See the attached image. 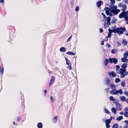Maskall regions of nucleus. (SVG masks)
Listing matches in <instances>:
<instances>
[{"label": "nucleus", "instance_id": "61", "mask_svg": "<svg viewBox=\"0 0 128 128\" xmlns=\"http://www.w3.org/2000/svg\"><path fill=\"white\" fill-rule=\"evenodd\" d=\"M101 44L102 45H103L104 44V41H102L101 42Z\"/></svg>", "mask_w": 128, "mask_h": 128}, {"label": "nucleus", "instance_id": "59", "mask_svg": "<svg viewBox=\"0 0 128 128\" xmlns=\"http://www.w3.org/2000/svg\"><path fill=\"white\" fill-rule=\"evenodd\" d=\"M109 88H106L105 89V91H106V92L107 93H108V90Z\"/></svg>", "mask_w": 128, "mask_h": 128}, {"label": "nucleus", "instance_id": "4", "mask_svg": "<svg viewBox=\"0 0 128 128\" xmlns=\"http://www.w3.org/2000/svg\"><path fill=\"white\" fill-rule=\"evenodd\" d=\"M126 68H120V73L121 74L122 78H124L125 76H127L128 74V72L126 71Z\"/></svg>", "mask_w": 128, "mask_h": 128}, {"label": "nucleus", "instance_id": "60", "mask_svg": "<svg viewBox=\"0 0 128 128\" xmlns=\"http://www.w3.org/2000/svg\"><path fill=\"white\" fill-rule=\"evenodd\" d=\"M124 122L125 123H126L128 125V120H125Z\"/></svg>", "mask_w": 128, "mask_h": 128}, {"label": "nucleus", "instance_id": "11", "mask_svg": "<svg viewBox=\"0 0 128 128\" xmlns=\"http://www.w3.org/2000/svg\"><path fill=\"white\" fill-rule=\"evenodd\" d=\"M55 79V77L54 76H52V77L51 79L50 80V82L49 85V86H50L54 82Z\"/></svg>", "mask_w": 128, "mask_h": 128}, {"label": "nucleus", "instance_id": "42", "mask_svg": "<svg viewBox=\"0 0 128 128\" xmlns=\"http://www.w3.org/2000/svg\"><path fill=\"white\" fill-rule=\"evenodd\" d=\"M74 2L73 0H72L71 2V6L72 7L74 6Z\"/></svg>", "mask_w": 128, "mask_h": 128}, {"label": "nucleus", "instance_id": "46", "mask_svg": "<svg viewBox=\"0 0 128 128\" xmlns=\"http://www.w3.org/2000/svg\"><path fill=\"white\" fill-rule=\"evenodd\" d=\"M112 4H114L115 2V0H110Z\"/></svg>", "mask_w": 128, "mask_h": 128}, {"label": "nucleus", "instance_id": "47", "mask_svg": "<svg viewBox=\"0 0 128 128\" xmlns=\"http://www.w3.org/2000/svg\"><path fill=\"white\" fill-rule=\"evenodd\" d=\"M117 6H114V7H113V9L112 10H116V9H117Z\"/></svg>", "mask_w": 128, "mask_h": 128}, {"label": "nucleus", "instance_id": "9", "mask_svg": "<svg viewBox=\"0 0 128 128\" xmlns=\"http://www.w3.org/2000/svg\"><path fill=\"white\" fill-rule=\"evenodd\" d=\"M105 84L108 86H109L110 82V80L108 78H104Z\"/></svg>", "mask_w": 128, "mask_h": 128}, {"label": "nucleus", "instance_id": "37", "mask_svg": "<svg viewBox=\"0 0 128 128\" xmlns=\"http://www.w3.org/2000/svg\"><path fill=\"white\" fill-rule=\"evenodd\" d=\"M116 70V72L117 74H120V78H121V74L120 73V72H120V71H121L120 68V71H119L118 70Z\"/></svg>", "mask_w": 128, "mask_h": 128}, {"label": "nucleus", "instance_id": "48", "mask_svg": "<svg viewBox=\"0 0 128 128\" xmlns=\"http://www.w3.org/2000/svg\"><path fill=\"white\" fill-rule=\"evenodd\" d=\"M116 70H118L120 68V66H118V65H117L116 66Z\"/></svg>", "mask_w": 128, "mask_h": 128}, {"label": "nucleus", "instance_id": "15", "mask_svg": "<svg viewBox=\"0 0 128 128\" xmlns=\"http://www.w3.org/2000/svg\"><path fill=\"white\" fill-rule=\"evenodd\" d=\"M103 2L102 1H98L96 3L97 6L98 8H99L101 6V3L103 4Z\"/></svg>", "mask_w": 128, "mask_h": 128}, {"label": "nucleus", "instance_id": "2", "mask_svg": "<svg viewBox=\"0 0 128 128\" xmlns=\"http://www.w3.org/2000/svg\"><path fill=\"white\" fill-rule=\"evenodd\" d=\"M128 11L122 12L119 15V17L120 18H122L124 17L125 20L127 22L128 20Z\"/></svg>", "mask_w": 128, "mask_h": 128}, {"label": "nucleus", "instance_id": "35", "mask_svg": "<svg viewBox=\"0 0 128 128\" xmlns=\"http://www.w3.org/2000/svg\"><path fill=\"white\" fill-rule=\"evenodd\" d=\"M105 122L106 124H110L111 123V121L110 120L108 119L106 120Z\"/></svg>", "mask_w": 128, "mask_h": 128}, {"label": "nucleus", "instance_id": "18", "mask_svg": "<svg viewBox=\"0 0 128 128\" xmlns=\"http://www.w3.org/2000/svg\"><path fill=\"white\" fill-rule=\"evenodd\" d=\"M109 60L108 59H105L104 62V65L106 66L107 64L109 63Z\"/></svg>", "mask_w": 128, "mask_h": 128}, {"label": "nucleus", "instance_id": "6", "mask_svg": "<svg viewBox=\"0 0 128 128\" xmlns=\"http://www.w3.org/2000/svg\"><path fill=\"white\" fill-rule=\"evenodd\" d=\"M109 60L110 63L113 62L115 64H117L118 62V59L115 58H109Z\"/></svg>", "mask_w": 128, "mask_h": 128}, {"label": "nucleus", "instance_id": "62", "mask_svg": "<svg viewBox=\"0 0 128 128\" xmlns=\"http://www.w3.org/2000/svg\"><path fill=\"white\" fill-rule=\"evenodd\" d=\"M4 0H0V3H3L4 2Z\"/></svg>", "mask_w": 128, "mask_h": 128}, {"label": "nucleus", "instance_id": "41", "mask_svg": "<svg viewBox=\"0 0 128 128\" xmlns=\"http://www.w3.org/2000/svg\"><path fill=\"white\" fill-rule=\"evenodd\" d=\"M128 56V52H126L125 53L124 55V57H127V56Z\"/></svg>", "mask_w": 128, "mask_h": 128}, {"label": "nucleus", "instance_id": "16", "mask_svg": "<svg viewBox=\"0 0 128 128\" xmlns=\"http://www.w3.org/2000/svg\"><path fill=\"white\" fill-rule=\"evenodd\" d=\"M109 31V33L111 34L112 33V32H113L114 33H116V28L112 30L110 28H109L108 30Z\"/></svg>", "mask_w": 128, "mask_h": 128}, {"label": "nucleus", "instance_id": "1", "mask_svg": "<svg viewBox=\"0 0 128 128\" xmlns=\"http://www.w3.org/2000/svg\"><path fill=\"white\" fill-rule=\"evenodd\" d=\"M102 14L104 16V20L103 21H104V28L108 27V26L110 25V17H106L105 14L103 13H102Z\"/></svg>", "mask_w": 128, "mask_h": 128}, {"label": "nucleus", "instance_id": "39", "mask_svg": "<svg viewBox=\"0 0 128 128\" xmlns=\"http://www.w3.org/2000/svg\"><path fill=\"white\" fill-rule=\"evenodd\" d=\"M110 99L111 101H114L115 100V99L114 98L113 96H112L110 97Z\"/></svg>", "mask_w": 128, "mask_h": 128}, {"label": "nucleus", "instance_id": "57", "mask_svg": "<svg viewBox=\"0 0 128 128\" xmlns=\"http://www.w3.org/2000/svg\"><path fill=\"white\" fill-rule=\"evenodd\" d=\"M116 20H112V23H115V22H116Z\"/></svg>", "mask_w": 128, "mask_h": 128}, {"label": "nucleus", "instance_id": "20", "mask_svg": "<svg viewBox=\"0 0 128 128\" xmlns=\"http://www.w3.org/2000/svg\"><path fill=\"white\" fill-rule=\"evenodd\" d=\"M122 7L123 8V9L122 10V12H125V10H126L127 8L126 5V4H124L122 5Z\"/></svg>", "mask_w": 128, "mask_h": 128}, {"label": "nucleus", "instance_id": "10", "mask_svg": "<svg viewBox=\"0 0 128 128\" xmlns=\"http://www.w3.org/2000/svg\"><path fill=\"white\" fill-rule=\"evenodd\" d=\"M120 10L119 9H116V10H112V12L115 15L117 14L118 13L120 12Z\"/></svg>", "mask_w": 128, "mask_h": 128}, {"label": "nucleus", "instance_id": "40", "mask_svg": "<svg viewBox=\"0 0 128 128\" xmlns=\"http://www.w3.org/2000/svg\"><path fill=\"white\" fill-rule=\"evenodd\" d=\"M104 111L105 113L107 114H108L110 113V112L108 111V110L106 108H104Z\"/></svg>", "mask_w": 128, "mask_h": 128}, {"label": "nucleus", "instance_id": "63", "mask_svg": "<svg viewBox=\"0 0 128 128\" xmlns=\"http://www.w3.org/2000/svg\"><path fill=\"white\" fill-rule=\"evenodd\" d=\"M122 6V4H121V3H120L119 4H118V6H119L120 7H121Z\"/></svg>", "mask_w": 128, "mask_h": 128}, {"label": "nucleus", "instance_id": "8", "mask_svg": "<svg viewBox=\"0 0 128 128\" xmlns=\"http://www.w3.org/2000/svg\"><path fill=\"white\" fill-rule=\"evenodd\" d=\"M116 109L118 111L122 110V106L118 102H116Z\"/></svg>", "mask_w": 128, "mask_h": 128}, {"label": "nucleus", "instance_id": "19", "mask_svg": "<svg viewBox=\"0 0 128 128\" xmlns=\"http://www.w3.org/2000/svg\"><path fill=\"white\" fill-rule=\"evenodd\" d=\"M127 63H124L121 66L122 68H126L127 67Z\"/></svg>", "mask_w": 128, "mask_h": 128}, {"label": "nucleus", "instance_id": "24", "mask_svg": "<svg viewBox=\"0 0 128 128\" xmlns=\"http://www.w3.org/2000/svg\"><path fill=\"white\" fill-rule=\"evenodd\" d=\"M116 92H117V94H118V93H120V95H122L123 92L122 90L121 89H120L119 90H116Z\"/></svg>", "mask_w": 128, "mask_h": 128}, {"label": "nucleus", "instance_id": "28", "mask_svg": "<svg viewBox=\"0 0 128 128\" xmlns=\"http://www.w3.org/2000/svg\"><path fill=\"white\" fill-rule=\"evenodd\" d=\"M118 124H117L115 123L113 125L112 128H118Z\"/></svg>", "mask_w": 128, "mask_h": 128}, {"label": "nucleus", "instance_id": "31", "mask_svg": "<svg viewBox=\"0 0 128 128\" xmlns=\"http://www.w3.org/2000/svg\"><path fill=\"white\" fill-rule=\"evenodd\" d=\"M122 44L124 46L126 45L127 44V42L125 40H123L122 42Z\"/></svg>", "mask_w": 128, "mask_h": 128}, {"label": "nucleus", "instance_id": "44", "mask_svg": "<svg viewBox=\"0 0 128 128\" xmlns=\"http://www.w3.org/2000/svg\"><path fill=\"white\" fill-rule=\"evenodd\" d=\"M109 124H106V128H109L110 127V126Z\"/></svg>", "mask_w": 128, "mask_h": 128}, {"label": "nucleus", "instance_id": "25", "mask_svg": "<svg viewBox=\"0 0 128 128\" xmlns=\"http://www.w3.org/2000/svg\"><path fill=\"white\" fill-rule=\"evenodd\" d=\"M37 126L38 128H42V124L40 122H39L37 125Z\"/></svg>", "mask_w": 128, "mask_h": 128}, {"label": "nucleus", "instance_id": "55", "mask_svg": "<svg viewBox=\"0 0 128 128\" xmlns=\"http://www.w3.org/2000/svg\"><path fill=\"white\" fill-rule=\"evenodd\" d=\"M116 44L118 46H120L121 45V44L120 42H116Z\"/></svg>", "mask_w": 128, "mask_h": 128}, {"label": "nucleus", "instance_id": "13", "mask_svg": "<svg viewBox=\"0 0 128 128\" xmlns=\"http://www.w3.org/2000/svg\"><path fill=\"white\" fill-rule=\"evenodd\" d=\"M110 76H111L113 77H115L116 76V73L114 71H112L109 74Z\"/></svg>", "mask_w": 128, "mask_h": 128}, {"label": "nucleus", "instance_id": "36", "mask_svg": "<svg viewBox=\"0 0 128 128\" xmlns=\"http://www.w3.org/2000/svg\"><path fill=\"white\" fill-rule=\"evenodd\" d=\"M124 115L126 117H128V112L126 111L124 114Z\"/></svg>", "mask_w": 128, "mask_h": 128}, {"label": "nucleus", "instance_id": "29", "mask_svg": "<svg viewBox=\"0 0 128 128\" xmlns=\"http://www.w3.org/2000/svg\"><path fill=\"white\" fill-rule=\"evenodd\" d=\"M4 73V68L3 67L0 66V73L2 75Z\"/></svg>", "mask_w": 128, "mask_h": 128}, {"label": "nucleus", "instance_id": "53", "mask_svg": "<svg viewBox=\"0 0 128 128\" xmlns=\"http://www.w3.org/2000/svg\"><path fill=\"white\" fill-rule=\"evenodd\" d=\"M106 46L108 48H110L111 47V46L108 44V43L106 44Z\"/></svg>", "mask_w": 128, "mask_h": 128}, {"label": "nucleus", "instance_id": "51", "mask_svg": "<svg viewBox=\"0 0 128 128\" xmlns=\"http://www.w3.org/2000/svg\"><path fill=\"white\" fill-rule=\"evenodd\" d=\"M72 36H71L68 38V39L67 40V42H68L71 39V38Z\"/></svg>", "mask_w": 128, "mask_h": 128}, {"label": "nucleus", "instance_id": "34", "mask_svg": "<svg viewBox=\"0 0 128 128\" xmlns=\"http://www.w3.org/2000/svg\"><path fill=\"white\" fill-rule=\"evenodd\" d=\"M117 50L114 49H112L111 51V52L112 54H114L117 52Z\"/></svg>", "mask_w": 128, "mask_h": 128}, {"label": "nucleus", "instance_id": "7", "mask_svg": "<svg viewBox=\"0 0 128 128\" xmlns=\"http://www.w3.org/2000/svg\"><path fill=\"white\" fill-rule=\"evenodd\" d=\"M65 59L66 62V64L68 65V68L70 70L72 69V68L71 67V64L70 60H68L66 58H65Z\"/></svg>", "mask_w": 128, "mask_h": 128}, {"label": "nucleus", "instance_id": "54", "mask_svg": "<svg viewBox=\"0 0 128 128\" xmlns=\"http://www.w3.org/2000/svg\"><path fill=\"white\" fill-rule=\"evenodd\" d=\"M21 119V118L20 117H18V121L19 122Z\"/></svg>", "mask_w": 128, "mask_h": 128}, {"label": "nucleus", "instance_id": "56", "mask_svg": "<svg viewBox=\"0 0 128 128\" xmlns=\"http://www.w3.org/2000/svg\"><path fill=\"white\" fill-rule=\"evenodd\" d=\"M111 34L108 33V36L107 37H108V38H110L111 37Z\"/></svg>", "mask_w": 128, "mask_h": 128}, {"label": "nucleus", "instance_id": "49", "mask_svg": "<svg viewBox=\"0 0 128 128\" xmlns=\"http://www.w3.org/2000/svg\"><path fill=\"white\" fill-rule=\"evenodd\" d=\"M79 10V7L78 6H77L76 7L75 9V11L76 12H78Z\"/></svg>", "mask_w": 128, "mask_h": 128}, {"label": "nucleus", "instance_id": "26", "mask_svg": "<svg viewBox=\"0 0 128 128\" xmlns=\"http://www.w3.org/2000/svg\"><path fill=\"white\" fill-rule=\"evenodd\" d=\"M60 50L61 52H65L66 50L64 47H62L60 48Z\"/></svg>", "mask_w": 128, "mask_h": 128}, {"label": "nucleus", "instance_id": "12", "mask_svg": "<svg viewBox=\"0 0 128 128\" xmlns=\"http://www.w3.org/2000/svg\"><path fill=\"white\" fill-rule=\"evenodd\" d=\"M116 90H113L110 91V94L112 95H116L117 94V92H116Z\"/></svg>", "mask_w": 128, "mask_h": 128}, {"label": "nucleus", "instance_id": "3", "mask_svg": "<svg viewBox=\"0 0 128 128\" xmlns=\"http://www.w3.org/2000/svg\"><path fill=\"white\" fill-rule=\"evenodd\" d=\"M116 33H118L120 35L123 33L126 30L124 27L117 28H116Z\"/></svg>", "mask_w": 128, "mask_h": 128}, {"label": "nucleus", "instance_id": "52", "mask_svg": "<svg viewBox=\"0 0 128 128\" xmlns=\"http://www.w3.org/2000/svg\"><path fill=\"white\" fill-rule=\"evenodd\" d=\"M124 94L127 96H128V92H124Z\"/></svg>", "mask_w": 128, "mask_h": 128}, {"label": "nucleus", "instance_id": "21", "mask_svg": "<svg viewBox=\"0 0 128 128\" xmlns=\"http://www.w3.org/2000/svg\"><path fill=\"white\" fill-rule=\"evenodd\" d=\"M110 86L111 88L112 89V90H116V86L113 84H111L110 85Z\"/></svg>", "mask_w": 128, "mask_h": 128}, {"label": "nucleus", "instance_id": "33", "mask_svg": "<svg viewBox=\"0 0 128 128\" xmlns=\"http://www.w3.org/2000/svg\"><path fill=\"white\" fill-rule=\"evenodd\" d=\"M121 85L122 86L124 87L125 86V82L124 81H123L121 83Z\"/></svg>", "mask_w": 128, "mask_h": 128}, {"label": "nucleus", "instance_id": "27", "mask_svg": "<svg viewBox=\"0 0 128 128\" xmlns=\"http://www.w3.org/2000/svg\"><path fill=\"white\" fill-rule=\"evenodd\" d=\"M111 110L112 112L114 114H116V109L114 108H111Z\"/></svg>", "mask_w": 128, "mask_h": 128}, {"label": "nucleus", "instance_id": "17", "mask_svg": "<svg viewBox=\"0 0 128 128\" xmlns=\"http://www.w3.org/2000/svg\"><path fill=\"white\" fill-rule=\"evenodd\" d=\"M126 98V97L124 96H120V100L123 102L125 101Z\"/></svg>", "mask_w": 128, "mask_h": 128}, {"label": "nucleus", "instance_id": "22", "mask_svg": "<svg viewBox=\"0 0 128 128\" xmlns=\"http://www.w3.org/2000/svg\"><path fill=\"white\" fill-rule=\"evenodd\" d=\"M66 54L68 55H70L72 56H74L75 55V53L72 52H68L66 53Z\"/></svg>", "mask_w": 128, "mask_h": 128}, {"label": "nucleus", "instance_id": "38", "mask_svg": "<svg viewBox=\"0 0 128 128\" xmlns=\"http://www.w3.org/2000/svg\"><path fill=\"white\" fill-rule=\"evenodd\" d=\"M114 5L112 4H110L109 6V7L110 8V9L111 10H112L114 7Z\"/></svg>", "mask_w": 128, "mask_h": 128}, {"label": "nucleus", "instance_id": "43", "mask_svg": "<svg viewBox=\"0 0 128 128\" xmlns=\"http://www.w3.org/2000/svg\"><path fill=\"white\" fill-rule=\"evenodd\" d=\"M50 99L52 102H54V98L53 97L51 96L50 97Z\"/></svg>", "mask_w": 128, "mask_h": 128}, {"label": "nucleus", "instance_id": "30", "mask_svg": "<svg viewBox=\"0 0 128 128\" xmlns=\"http://www.w3.org/2000/svg\"><path fill=\"white\" fill-rule=\"evenodd\" d=\"M58 116H56L53 119V121L55 123L56 122V121L58 119Z\"/></svg>", "mask_w": 128, "mask_h": 128}, {"label": "nucleus", "instance_id": "32", "mask_svg": "<svg viewBox=\"0 0 128 128\" xmlns=\"http://www.w3.org/2000/svg\"><path fill=\"white\" fill-rule=\"evenodd\" d=\"M120 81V80L119 78H116L115 79V82L116 83H118Z\"/></svg>", "mask_w": 128, "mask_h": 128}, {"label": "nucleus", "instance_id": "64", "mask_svg": "<svg viewBox=\"0 0 128 128\" xmlns=\"http://www.w3.org/2000/svg\"><path fill=\"white\" fill-rule=\"evenodd\" d=\"M128 128V126L126 125L125 126L123 127V128Z\"/></svg>", "mask_w": 128, "mask_h": 128}, {"label": "nucleus", "instance_id": "45", "mask_svg": "<svg viewBox=\"0 0 128 128\" xmlns=\"http://www.w3.org/2000/svg\"><path fill=\"white\" fill-rule=\"evenodd\" d=\"M123 1L124 2V3L127 4H128V0H124Z\"/></svg>", "mask_w": 128, "mask_h": 128}, {"label": "nucleus", "instance_id": "50", "mask_svg": "<svg viewBox=\"0 0 128 128\" xmlns=\"http://www.w3.org/2000/svg\"><path fill=\"white\" fill-rule=\"evenodd\" d=\"M124 111L125 112L126 111H127V112H128V107L125 108L124 109Z\"/></svg>", "mask_w": 128, "mask_h": 128}, {"label": "nucleus", "instance_id": "58", "mask_svg": "<svg viewBox=\"0 0 128 128\" xmlns=\"http://www.w3.org/2000/svg\"><path fill=\"white\" fill-rule=\"evenodd\" d=\"M99 30L100 32V33H102L103 31V30L102 28H100Z\"/></svg>", "mask_w": 128, "mask_h": 128}, {"label": "nucleus", "instance_id": "5", "mask_svg": "<svg viewBox=\"0 0 128 128\" xmlns=\"http://www.w3.org/2000/svg\"><path fill=\"white\" fill-rule=\"evenodd\" d=\"M104 10L105 11L107 15H109L110 16H113L112 13V10L110 8L108 7H106L104 8Z\"/></svg>", "mask_w": 128, "mask_h": 128}, {"label": "nucleus", "instance_id": "23", "mask_svg": "<svg viewBox=\"0 0 128 128\" xmlns=\"http://www.w3.org/2000/svg\"><path fill=\"white\" fill-rule=\"evenodd\" d=\"M123 118V116H120L118 117L116 119V120L118 121H120L121 120H122Z\"/></svg>", "mask_w": 128, "mask_h": 128}, {"label": "nucleus", "instance_id": "14", "mask_svg": "<svg viewBox=\"0 0 128 128\" xmlns=\"http://www.w3.org/2000/svg\"><path fill=\"white\" fill-rule=\"evenodd\" d=\"M121 60L123 62H128V59H127V57H124L121 58Z\"/></svg>", "mask_w": 128, "mask_h": 128}]
</instances>
